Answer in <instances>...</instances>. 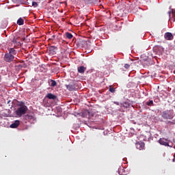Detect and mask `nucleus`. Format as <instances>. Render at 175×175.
<instances>
[{"label": "nucleus", "mask_w": 175, "mask_h": 175, "mask_svg": "<svg viewBox=\"0 0 175 175\" xmlns=\"http://www.w3.org/2000/svg\"><path fill=\"white\" fill-rule=\"evenodd\" d=\"M51 87H55L57 85V82L53 79L51 80Z\"/></svg>", "instance_id": "obj_22"}, {"label": "nucleus", "mask_w": 175, "mask_h": 175, "mask_svg": "<svg viewBox=\"0 0 175 175\" xmlns=\"http://www.w3.org/2000/svg\"><path fill=\"white\" fill-rule=\"evenodd\" d=\"M124 66H129L128 64H124Z\"/></svg>", "instance_id": "obj_28"}, {"label": "nucleus", "mask_w": 175, "mask_h": 175, "mask_svg": "<svg viewBox=\"0 0 175 175\" xmlns=\"http://www.w3.org/2000/svg\"><path fill=\"white\" fill-rule=\"evenodd\" d=\"M27 110L28 107L26 105H21L20 107L15 111L16 116H17V117H21L27 113Z\"/></svg>", "instance_id": "obj_1"}, {"label": "nucleus", "mask_w": 175, "mask_h": 175, "mask_svg": "<svg viewBox=\"0 0 175 175\" xmlns=\"http://www.w3.org/2000/svg\"><path fill=\"white\" fill-rule=\"evenodd\" d=\"M159 143L160 144H161L162 146H169V142H167V139H160L159 140Z\"/></svg>", "instance_id": "obj_7"}, {"label": "nucleus", "mask_w": 175, "mask_h": 175, "mask_svg": "<svg viewBox=\"0 0 175 175\" xmlns=\"http://www.w3.org/2000/svg\"><path fill=\"white\" fill-rule=\"evenodd\" d=\"M8 54H11L12 55H16V50H14V48H10L9 49Z\"/></svg>", "instance_id": "obj_15"}, {"label": "nucleus", "mask_w": 175, "mask_h": 175, "mask_svg": "<svg viewBox=\"0 0 175 175\" xmlns=\"http://www.w3.org/2000/svg\"><path fill=\"white\" fill-rule=\"evenodd\" d=\"M77 69H78L79 73H84V72H85V70H87V68L84 66H79L78 67Z\"/></svg>", "instance_id": "obj_12"}, {"label": "nucleus", "mask_w": 175, "mask_h": 175, "mask_svg": "<svg viewBox=\"0 0 175 175\" xmlns=\"http://www.w3.org/2000/svg\"><path fill=\"white\" fill-rule=\"evenodd\" d=\"M55 51H57V47L55 46H51L48 49V53L49 55H55Z\"/></svg>", "instance_id": "obj_6"}, {"label": "nucleus", "mask_w": 175, "mask_h": 175, "mask_svg": "<svg viewBox=\"0 0 175 175\" xmlns=\"http://www.w3.org/2000/svg\"><path fill=\"white\" fill-rule=\"evenodd\" d=\"M13 64H14V66H23V64H21V62H16L15 60L13 62Z\"/></svg>", "instance_id": "obj_19"}, {"label": "nucleus", "mask_w": 175, "mask_h": 175, "mask_svg": "<svg viewBox=\"0 0 175 175\" xmlns=\"http://www.w3.org/2000/svg\"><path fill=\"white\" fill-rule=\"evenodd\" d=\"M152 64H153V62H152V61H151V59H147V60H146L145 61V63H144V66H146V65L147 66H149V65H152Z\"/></svg>", "instance_id": "obj_13"}, {"label": "nucleus", "mask_w": 175, "mask_h": 175, "mask_svg": "<svg viewBox=\"0 0 175 175\" xmlns=\"http://www.w3.org/2000/svg\"><path fill=\"white\" fill-rule=\"evenodd\" d=\"M32 6H33L34 8H38V3L36 1H33Z\"/></svg>", "instance_id": "obj_25"}, {"label": "nucleus", "mask_w": 175, "mask_h": 175, "mask_svg": "<svg viewBox=\"0 0 175 175\" xmlns=\"http://www.w3.org/2000/svg\"><path fill=\"white\" fill-rule=\"evenodd\" d=\"M66 88H67V90H68L69 91H74V90H75V85H68L66 86Z\"/></svg>", "instance_id": "obj_18"}, {"label": "nucleus", "mask_w": 175, "mask_h": 175, "mask_svg": "<svg viewBox=\"0 0 175 175\" xmlns=\"http://www.w3.org/2000/svg\"><path fill=\"white\" fill-rule=\"evenodd\" d=\"M36 70V72H44L45 69H44V67L43 66H38L37 67Z\"/></svg>", "instance_id": "obj_17"}, {"label": "nucleus", "mask_w": 175, "mask_h": 175, "mask_svg": "<svg viewBox=\"0 0 175 175\" xmlns=\"http://www.w3.org/2000/svg\"><path fill=\"white\" fill-rule=\"evenodd\" d=\"M161 116L163 117V118H164V120H173L174 117V113H173V111L167 110L162 112Z\"/></svg>", "instance_id": "obj_2"}, {"label": "nucleus", "mask_w": 175, "mask_h": 175, "mask_svg": "<svg viewBox=\"0 0 175 175\" xmlns=\"http://www.w3.org/2000/svg\"><path fill=\"white\" fill-rule=\"evenodd\" d=\"M25 119L29 122H32V121H33L34 120L33 116H32L31 115H26L25 116Z\"/></svg>", "instance_id": "obj_9"}, {"label": "nucleus", "mask_w": 175, "mask_h": 175, "mask_svg": "<svg viewBox=\"0 0 175 175\" xmlns=\"http://www.w3.org/2000/svg\"><path fill=\"white\" fill-rule=\"evenodd\" d=\"M13 59H14V57L13 55L8 53H5L4 56V60L5 61V62H12Z\"/></svg>", "instance_id": "obj_3"}, {"label": "nucleus", "mask_w": 175, "mask_h": 175, "mask_svg": "<svg viewBox=\"0 0 175 175\" xmlns=\"http://www.w3.org/2000/svg\"><path fill=\"white\" fill-rule=\"evenodd\" d=\"M138 63H139V61H137V60H133V63H131V65H132V66L135 65V66H137V64H138Z\"/></svg>", "instance_id": "obj_23"}, {"label": "nucleus", "mask_w": 175, "mask_h": 175, "mask_svg": "<svg viewBox=\"0 0 175 175\" xmlns=\"http://www.w3.org/2000/svg\"><path fill=\"white\" fill-rule=\"evenodd\" d=\"M114 103H115V105H117L118 106L120 105V103H118V102H115Z\"/></svg>", "instance_id": "obj_27"}, {"label": "nucleus", "mask_w": 175, "mask_h": 175, "mask_svg": "<svg viewBox=\"0 0 175 175\" xmlns=\"http://www.w3.org/2000/svg\"><path fill=\"white\" fill-rule=\"evenodd\" d=\"M18 39H20V37H14L12 40V43H14V44H16V46H20L21 43H20V42L18 41Z\"/></svg>", "instance_id": "obj_10"}, {"label": "nucleus", "mask_w": 175, "mask_h": 175, "mask_svg": "<svg viewBox=\"0 0 175 175\" xmlns=\"http://www.w3.org/2000/svg\"><path fill=\"white\" fill-rule=\"evenodd\" d=\"M121 106H122V107H125L126 109H128V107H129V103L125 102V103H122Z\"/></svg>", "instance_id": "obj_21"}, {"label": "nucleus", "mask_w": 175, "mask_h": 175, "mask_svg": "<svg viewBox=\"0 0 175 175\" xmlns=\"http://www.w3.org/2000/svg\"><path fill=\"white\" fill-rule=\"evenodd\" d=\"M65 36L67 39H72L73 38V35L69 32H66Z\"/></svg>", "instance_id": "obj_14"}, {"label": "nucleus", "mask_w": 175, "mask_h": 175, "mask_svg": "<svg viewBox=\"0 0 175 175\" xmlns=\"http://www.w3.org/2000/svg\"><path fill=\"white\" fill-rule=\"evenodd\" d=\"M52 38H55V35H53V36H52Z\"/></svg>", "instance_id": "obj_29"}, {"label": "nucleus", "mask_w": 175, "mask_h": 175, "mask_svg": "<svg viewBox=\"0 0 175 175\" xmlns=\"http://www.w3.org/2000/svg\"><path fill=\"white\" fill-rule=\"evenodd\" d=\"M20 125V120H15L14 123L10 125V128H17Z\"/></svg>", "instance_id": "obj_11"}, {"label": "nucleus", "mask_w": 175, "mask_h": 175, "mask_svg": "<svg viewBox=\"0 0 175 175\" xmlns=\"http://www.w3.org/2000/svg\"><path fill=\"white\" fill-rule=\"evenodd\" d=\"M126 69H128L129 67L125 66Z\"/></svg>", "instance_id": "obj_31"}, {"label": "nucleus", "mask_w": 175, "mask_h": 175, "mask_svg": "<svg viewBox=\"0 0 175 175\" xmlns=\"http://www.w3.org/2000/svg\"><path fill=\"white\" fill-rule=\"evenodd\" d=\"M1 75H0V81H1Z\"/></svg>", "instance_id": "obj_30"}, {"label": "nucleus", "mask_w": 175, "mask_h": 175, "mask_svg": "<svg viewBox=\"0 0 175 175\" xmlns=\"http://www.w3.org/2000/svg\"><path fill=\"white\" fill-rule=\"evenodd\" d=\"M168 124H171L172 125H173V124H174V122H171V121H168Z\"/></svg>", "instance_id": "obj_26"}, {"label": "nucleus", "mask_w": 175, "mask_h": 175, "mask_svg": "<svg viewBox=\"0 0 175 175\" xmlns=\"http://www.w3.org/2000/svg\"><path fill=\"white\" fill-rule=\"evenodd\" d=\"M109 92H112V93H114L116 92V88H112V87H109Z\"/></svg>", "instance_id": "obj_24"}, {"label": "nucleus", "mask_w": 175, "mask_h": 175, "mask_svg": "<svg viewBox=\"0 0 175 175\" xmlns=\"http://www.w3.org/2000/svg\"><path fill=\"white\" fill-rule=\"evenodd\" d=\"M164 38L166 40H173L174 36L170 32H167L164 34Z\"/></svg>", "instance_id": "obj_5"}, {"label": "nucleus", "mask_w": 175, "mask_h": 175, "mask_svg": "<svg viewBox=\"0 0 175 175\" xmlns=\"http://www.w3.org/2000/svg\"><path fill=\"white\" fill-rule=\"evenodd\" d=\"M46 98L48 99H52L53 100H55L57 99V96L51 94V93H49L47 95H46Z\"/></svg>", "instance_id": "obj_8"}, {"label": "nucleus", "mask_w": 175, "mask_h": 175, "mask_svg": "<svg viewBox=\"0 0 175 175\" xmlns=\"http://www.w3.org/2000/svg\"><path fill=\"white\" fill-rule=\"evenodd\" d=\"M146 105H147V106H152L154 105V101L152 100H150L146 103Z\"/></svg>", "instance_id": "obj_20"}, {"label": "nucleus", "mask_w": 175, "mask_h": 175, "mask_svg": "<svg viewBox=\"0 0 175 175\" xmlns=\"http://www.w3.org/2000/svg\"><path fill=\"white\" fill-rule=\"evenodd\" d=\"M17 24L18 25H24V19H23V18L18 19Z\"/></svg>", "instance_id": "obj_16"}, {"label": "nucleus", "mask_w": 175, "mask_h": 175, "mask_svg": "<svg viewBox=\"0 0 175 175\" xmlns=\"http://www.w3.org/2000/svg\"><path fill=\"white\" fill-rule=\"evenodd\" d=\"M135 146L137 150H144V147H146V144L142 142H138L135 144Z\"/></svg>", "instance_id": "obj_4"}]
</instances>
